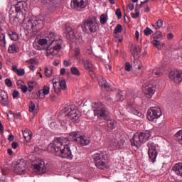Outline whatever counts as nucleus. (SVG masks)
<instances>
[{"instance_id": "nucleus-18", "label": "nucleus", "mask_w": 182, "mask_h": 182, "mask_svg": "<svg viewBox=\"0 0 182 182\" xmlns=\"http://www.w3.org/2000/svg\"><path fill=\"white\" fill-rule=\"evenodd\" d=\"M143 92L146 95V97L149 99L153 97L154 93H156V87H153L151 85H144L143 87Z\"/></svg>"}, {"instance_id": "nucleus-11", "label": "nucleus", "mask_w": 182, "mask_h": 182, "mask_svg": "<svg viewBox=\"0 0 182 182\" xmlns=\"http://www.w3.org/2000/svg\"><path fill=\"white\" fill-rule=\"evenodd\" d=\"M148 147V156L149 160L151 163H156V159H157V156L159 153H157V148L156 147V144L154 142L149 141L147 143Z\"/></svg>"}, {"instance_id": "nucleus-21", "label": "nucleus", "mask_w": 182, "mask_h": 182, "mask_svg": "<svg viewBox=\"0 0 182 182\" xmlns=\"http://www.w3.org/2000/svg\"><path fill=\"white\" fill-rule=\"evenodd\" d=\"M98 83L102 89H105V90H110V85H109V83H107V81H106L105 77L99 79Z\"/></svg>"}, {"instance_id": "nucleus-28", "label": "nucleus", "mask_w": 182, "mask_h": 182, "mask_svg": "<svg viewBox=\"0 0 182 182\" xmlns=\"http://www.w3.org/2000/svg\"><path fill=\"white\" fill-rule=\"evenodd\" d=\"M9 53H16L19 52V48L16 47V44H12L8 48Z\"/></svg>"}, {"instance_id": "nucleus-59", "label": "nucleus", "mask_w": 182, "mask_h": 182, "mask_svg": "<svg viewBox=\"0 0 182 182\" xmlns=\"http://www.w3.org/2000/svg\"><path fill=\"white\" fill-rule=\"evenodd\" d=\"M128 9H129V11H133L134 9V4H129L128 5Z\"/></svg>"}, {"instance_id": "nucleus-3", "label": "nucleus", "mask_w": 182, "mask_h": 182, "mask_svg": "<svg viewBox=\"0 0 182 182\" xmlns=\"http://www.w3.org/2000/svg\"><path fill=\"white\" fill-rule=\"evenodd\" d=\"M45 26V16H38L33 20H28L24 24V29L30 32V33H35L41 31Z\"/></svg>"}, {"instance_id": "nucleus-60", "label": "nucleus", "mask_w": 182, "mask_h": 182, "mask_svg": "<svg viewBox=\"0 0 182 182\" xmlns=\"http://www.w3.org/2000/svg\"><path fill=\"white\" fill-rule=\"evenodd\" d=\"M0 134H4V125L0 122Z\"/></svg>"}, {"instance_id": "nucleus-13", "label": "nucleus", "mask_w": 182, "mask_h": 182, "mask_svg": "<svg viewBox=\"0 0 182 182\" xmlns=\"http://www.w3.org/2000/svg\"><path fill=\"white\" fill-rule=\"evenodd\" d=\"M92 159L95 163L97 168L103 170L106 167V157L103 154H95L93 155Z\"/></svg>"}, {"instance_id": "nucleus-20", "label": "nucleus", "mask_w": 182, "mask_h": 182, "mask_svg": "<svg viewBox=\"0 0 182 182\" xmlns=\"http://www.w3.org/2000/svg\"><path fill=\"white\" fill-rule=\"evenodd\" d=\"M26 170V163L23 161H20L15 166V171L17 174H23Z\"/></svg>"}, {"instance_id": "nucleus-9", "label": "nucleus", "mask_w": 182, "mask_h": 182, "mask_svg": "<svg viewBox=\"0 0 182 182\" xmlns=\"http://www.w3.org/2000/svg\"><path fill=\"white\" fill-rule=\"evenodd\" d=\"M93 112L98 120H106L109 116L107 108L101 103H95L93 106Z\"/></svg>"}, {"instance_id": "nucleus-30", "label": "nucleus", "mask_w": 182, "mask_h": 182, "mask_svg": "<svg viewBox=\"0 0 182 182\" xmlns=\"http://www.w3.org/2000/svg\"><path fill=\"white\" fill-rule=\"evenodd\" d=\"M53 72V70L52 69V67L45 68V75L46 77H50L52 76Z\"/></svg>"}, {"instance_id": "nucleus-26", "label": "nucleus", "mask_w": 182, "mask_h": 182, "mask_svg": "<svg viewBox=\"0 0 182 182\" xmlns=\"http://www.w3.org/2000/svg\"><path fill=\"white\" fill-rule=\"evenodd\" d=\"M8 34L10 36L11 41H14V42H16V41H18L19 36L18 35V33H16V32L9 31Z\"/></svg>"}, {"instance_id": "nucleus-43", "label": "nucleus", "mask_w": 182, "mask_h": 182, "mask_svg": "<svg viewBox=\"0 0 182 182\" xmlns=\"http://www.w3.org/2000/svg\"><path fill=\"white\" fill-rule=\"evenodd\" d=\"M63 65L65 68H69V66H72V60H65L63 61Z\"/></svg>"}, {"instance_id": "nucleus-41", "label": "nucleus", "mask_w": 182, "mask_h": 182, "mask_svg": "<svg viewBox=\"0 0 182 182\" xmlns=\"http://www.w3.org/2000/svg\"><path fill=\"white\" fill-rule=\"evenodd\" d=\"M41 1L46 5H53L55 0H41Z\"/></svg>"}, {"instance_id": "nucleus-52", "label": "nucleus", "mask_w": 182, "mask_h": 182, "mask_svg": "<svg viewBox=\"0 0 182 182\" xmlns=\"http://www.w3.org/2000/svg\"><path fill=\"white\" fill-rule=\"evenodd\" d=\"M116 15L118 19H122V11L120 10V9H117Z\"/></svg>"}, {"instance_id": "nucleus-24", "label": "nucleus", "mask_w": 182, "mask_h": 182, "mask_svg": "<svg viewBox=\"0 0 182 182\" xmlns=\"http://www.w3.org/2000/svg\"><path fill=\"white\" fill-rule=\"evenodd\" d=\"M0 102L3 106H8V105H9V100H8V95L6 94H1L0 95Z\"/></svg>"}, {"instance_id": "nucleus-16", "label": "nucleus", "mask_w": 182, "mask_h": 182, "mask_svg": "<svg viewBox=\"0 0 182 182\" xmlns=\"http://www.w3.org/2000/svg\"><path fill=\"white\" fill-rule=\"evenodd\" d=\"M88 0H73L71 2V6L74 9H84L87 6Z\"/></svg>"}, {"instance_id": "nucleus-31", "label": "nucleus", "mask_w": 182, "mask_h": 182, "mask_svg": "<svg viewBox=\"0 0 182 182\" xmlns=\"http://www.w3.org/2000/svg\"><path fill=\"white\" fill-rule=\"evenodd\" d=\"M152 74L155 76H161V75H163V70L160 69L159 68H154L152 70Z\"/></svg>"}, {"instance_id": "nucleus-32", "label": "nucleus", "mask_w": 182, "mask_h": 182, "mask_svg": "<svg viewBox=\"0 0 182 182\" xmlns=\"http://www.w3.org/2000/svg\"><path fill=\"white\" fill-rule=\"evenodd\" d=\"M175 137H176V139H178V141H179V143L181 144H182V129L178 131L175 134Z\"/></svg>"}, {"instance_id": "nucleus-23", "label": "nucleus", "mask_w": 182, "mask_h": 182, "mask_svg": "<svg viewBox=\"0 0 182 182\" xmlns=\"http://www.w3.org/2000/svg\"><path fill=\"white\" fill-rule=\"evenodd\" d=\"M23 136L26 141L29 142L32 140V132L28 129L23 130Z\"/></svg>"}, {"instance_id": "nucleus-57", "label": "nucleus", "mask_w": 182, "mask_h": 182, "mask_svg": "<svg viewBox=\"0 0 182 182\" xmlns=\"http://www.w3.org/2000/svg\"><path fill=\"white\" fill-rule=\"evenodd\" d=\"M173 38H174V34H173V33H169L167 35V39H168L169 41H171Z\"/></svg>"}, {"instance_id": "nucleus-42", "label": "nucleus", "mask_w": 182, "mask_h": 182, "mask_svg": "<svg viewBox=\"0 0 182 182\" xmlns=\"http://www.w3.org/2000/svg\"><path fill=\"white\" fill-rule=\"evenodd\" d=\"M41 1L46 5H53L55 0H41Z\"/></svg>"}, {"instance_id": "nucleus-5", "label": "nucleus", "mask_w": 182, "mask_h": 182, "mask_svg": "<svg viewBox=\"0 0 182 182\" xmlns=\"http://www.w3.org/2000/svg\"><path fill=\"white\" fill-rule=\"evenodd\" d=\"M81 28L85 33H95V32H97L99 30L97 18L94 16L84 21Z\"/></svg>"}, {"instance_id": "nucleus-8", "label": "nucleus", "mask_w": 182, "mask_h": 182, "mask_svg": "<svg viewBox=\"0 0 182 182\" xmlns=\"http://www.w3.org/2000/svg\"><path fill=\"white\" fill-rule=\"evenodd\" d=\"M63 112L64 115L68 122L70 120H73V122H75V123L79 122V117H80V114H79V110H77L75 106L69 105L64 108Z\"/></svg>"}, {"instance_id": "nucleus-55", "label": "nucleus", "mask_w": 182, "mask_h": 182, "mask_svg": "<svg viewBox=\"0 0 182 182\" xmlns=\"http://www.w3.org/2000/svg\"><path fill=\"white\" fill-rule=\"evenodd\" d=\"M80 55V48H76L75 51V56H76L77 59H79Z\"/></svg>"}, {"instance_id": "nucleus-29", "label": "nucleus", "mask_w": 182, "mask_h": 182, "mask_svg": "<svg viewBox=\"0 0 182 182\" xmlns=\"http://www.w3.org/2000/svg\"><path fill=\"white\" fill-rule=\"evenodd\" d=\"M70 72L72 75H73L74 76H80V71L79 70V68H77V67H71Z\"/></svg>"}, {"instance_id": "nucleus-17", "label": "nucleus", "mask_w": 182, "mask_h": 182, "mask_svg": "<svg viewBox=\"0 0 182 182\" xmlns=\"http://www.w3.org/2000/svg\"><path fill=\"white\" fill-rule=\"evenodd\" d=\"M169 79L173 80L175 83H181L182 73L177 70L171 71L168 75Z\"/></svg>"}, {"instance_id": "nucleus-7", "label": "nucleus", "mask_w": 182, "mask_h": 182, "mask_svg": "<svg viewBox=\"0 0 182 182\" xmlns=\"http://www.w3.org/2000/svg\"><path fill=\"white\" fill-rule=\"evenodd\" d=\"M68 139L81 146H87L90 144V138L81 135L80 132H73L70 133Z\"/></svg>"}, {"instance_id": "nucleus-51", "label": "nucleus", "mask_w": 182, "mask_h": 182, "mask_svg": "<svg viewBox=\"0 0 182 182\" xmlns=\"http://www.w3.org/2000/svg\"><path fill=\"white\" fill-rule=\"evenodd\" d=\"M35 107H36L35 104H33V102H31V104L29 105V112H31V113L33 112L35 110Z\"/></svg>"}, {"instance_id": "nucleus-49", "label": "nucleus", "mask_w": 182, "mask_h": 182, "mask_svg": "<svg viewBox=\"0 0 182 182\" xmlns=\"http://www.w3.org/2000/svg\"><path fill=\"white\" fill-rule=\"evenodd\" d=\"M152 45L155 46L156 48H159L160 47V41L157 40H153L151 41Z\"/></svg>"}, {"instance_id": "nucleus-4", "label": "nucleus", "mask_w": 182, "mask_h": 182, "mask_svg": "<svg viewBox=\"0 0 182 182\" xmlns=\"http://www.w3.org/2000/svg\"><path fill=\"white\" fill-rule=\"evenodd\" d=\"M150 137H151V133H150V131L136 132L134 134L132 139H131V144L132 147L139 149V147H140L142 144H144L146 141H148Z\"/></svg>"}, {"instance_id": "nucleus-54", "label": "nucleus", "mask_w": 182, "mask_h": 182, "mask_svg": "<svg viewBox=\"0 0 182 182\" xmlns=\"http://www.w3.org/2000/svg\"><path fill=\"white\" fill-rule=\"evenodd\" d=\"M58 85V82H53V88H54V92H55V93H60V89L59 88H56V86Z\"/></svg>"}, {"instance_id": "nucleus-37", "label": "nucleus", "mask_w": 182, "mask_h": 182, "mask_svg": "<svg viewBox=\"0 0 182 182\" xmlns=\"http://www.w3.org/2000/svg\"><path fill=\"white\" fill-rule=\"evenodd\" d=\"M49 92H50V88L47 85H44L43 87V95L47 96V95H49Z\"/></svg>"}, {"instance_id": "nucleus-12", "label": "nucleus", "mask_w": 182, "mask_h": 182, "mask_svg": "<svg viewBox=\"0 0 182 182\" xmlns=\"http://www.w3.org/2000/svg\"><path fill=\"white\" fill-rule=\"evenodd\" d=\"M31 168L34 173H40L41 174L46 173V165L45 164V161L41 159L33 161L31 165Z\"/></svg>"}, {"instance_id": "nucleus-62", "label": "nucleus", "mask_w": 182, "mask_h": 182, "mask_svg": "<svg viewBox=\"0 0 182 182\" xmlns=\"http://www.w3.org/2000/svg\"><path fill=\"white\" fill-rule=\"evenodd\" d=\"M14 134H10L9 136L8 140H9V141H12V140H14Z\"/></svg>"}, {"instance_id": "nucleus-58", "label": "nucleus", "mask_w": 182, "mask_h": 182, "mask_svg": "<svg viewBox=\"0 0 182 182\" xmlns=\"http://www.w3.org/2000/svg\"><path fill=\"white\" fill-rule=\"evenodd\" d=\"M18 146H19V144H18V142H13L11 144V147L12 149H17Z\"/></svg>"}, {"instance_id": "nucleus-48", "label": "nucleus", "mask_w": 182, "mask_h": 182, "mask_svg": "<svg viewBox=\"0 0 182 182\" xmlns=\"http://www.w3.org/2000/svg\"><path fill=\"white\" fill-rule=\"evenodd\" d=\"M162 38H163V34L160 31L156 32V33L154 35L155 39H161Z\"/></svg>"}, {"instance_id": "nucleus-40", "label": "nucleus", "mask_w": 182, "mask_h": 182, "mask_svg": "<svg viewBox=\"0 0 182 182\" xmlns=\"http://www.w3.org/2000/svg\"><path fill=\"white\" fill-rule=\"evenodd\" d=\"M117 102H122L123 100V92H119L116 96Z\"/></svg>"}, {"instance_id": "nucleus-25", "label": "nucleus", "mask_w": 182, "mask_h": 182, "mask_svg": "<svg viewBox=\"0 0 182 182\" xmlns=\"http://www.w3.org/2000/svg\"><path fill=\"white\" fill-rule=\"evenodd\" d=\"M107 126L109 130H113L116 129V127L117 126V122H116V120L114 119H108L107 122Z\"/></svg>"}, {"instance_id": "nucleus-44", "label": "nucleus", "mask_w": 182, "mask_h": 182, "mask_svg": "<svg viewBox=\"0 0 182 182\" xmlns=\"http://www.w3.org/2000/svg\"><path fill=\"white\" fill-rule=\"evenodd\" d=\"M16 73L18 76H23L25 75V70L24 69H16Z\"/></svg>"}, {"instance_id": "nucleus-33", "label": "nucleus", "mask_w": 182, "mask_h": 182, "mask_svg": "<svg viewBox=\"0 0 182 182\" xmlns=\"http://www.w3.org/2000/svg\"><path fill=\"white\" fill-rule=\"evenodd\" d=\"M153 28L156 29H160L163 26V20L159 19L156 21L155 25H152Z\"/></svg>"}, {"instance_id": "nucleus-6", "label": "nucleus", "mask_w": 182, "mask_h": 182, "mask_svg": "<svg viewBox=\"0 0 182 182\" xmlns=\"http://www.w3.org/2000/svg\"><path fill=\"white\" fill-rule=\"evenodd\" d=\"M28 9V3L27 1H20L16 3L15 5L11 6L10 10L9 11V15H14L16 14L15 18H19L21 16H26V10Z\"/></svg>"}, {"instance_id": "nucleus-36", "label": "nucleus", "mask_w": 182, "mask_h": 182, "mask_svg": "<svg viewBox=\"0 0 182 182\" xmlns=\"http://www.w3.org/2000/svg\"><path fill=\"white\" fill-rule=\"evenodd\" d=\"M107 22V16H106L105 14H102L100 16V23L102 25H105V23H106Z\"/></svg>"}, {"instance_id": "nucleus-61", "label": "nucleus", "mask_w": 182, "mask_h": 182, "mask_svg": "<svg viewBox=\"0 0 182 182\" xmlns=\"http://www.w3.org/2000/svg\"><path fill=\"white\" fill-rule=\"evenodd\" d=\"M4 22H5V18L2 14H0V23H4Z\"/></svg>"}, {"instance_id": "nucleus-34", "label": "nucleus", "mask_w": 182, "mask_h": 182, "mask_svg": "<svg viewBox=\"0 0 182 182\" xmlns=\"http://www.w3.org/2000/svg\"><path fill=\"white\" fill-rule=\"evenodd\" d=\"M123 30V26L121 24H117L114 29V33H121Z\"/></svg>"}, {"instance_id": "nucleus-56", "label": "nucleus", "mask_w": 182, "mask_h": 182, "mask_svg": "<svg viewBox=\"0 0 182 182\" xmlns=\"http://www.w3.org/2000/svg\"><path fill=\"white\" fill-rule=\"evenodd\" d=\"M21 89L23 93H26V92H28V87L26 85H21Z\"/></svg>"}, {"instance_id": "nucleus-2", "label": "nucleus", "mask_w": 182, "mask_h": 182, "mask_svg": "<svg viewBox=\"0 0 182 182\" xmlns=\"http://www.w3.org/2000/svg\"><path fill=\"white\" fill-rule=\"evenodd\" d=\"M49 46L46 49V56H56L62 49L63 40L55 33H50L48 34Z\"/></svg>"}, {"instance_id": "nucleus-63", "label": "nucleus", "mask_w": 182, "mask_h": 182, "mask_svg": "<svg viewBox=\"0 0 182 182\" xmlns=\"http://www.w3.org/2000/svg\"><path fill=\"white\" fill-rule=\"evenodd\" d=\"M139 35H140V33H139V31H136L135 32V38H136V41H139Z\"/></svg>"}, {"instance_id": "nucleus-45", "label": "nucleus", "mask_w": 182, "mask_h": 182, "mask_svg": "<svg viewBox=\"0 0 182 182\" xmlns=\"http://www.w3.org/2000/svg\"><path fill=\"white\" fill-rule=\"evenodd\" d=\"M125 70L127 72H130V70H132V65H130V63L127 62L125 63Z\"/></svg>"}, {"instance_id": "nucleus-15", "label": "nucleus", "mask_w": 182, "mask_h": 182, "mask_svg": "<svg viewBox=\"0 0 182 182\" xmlns=\"http://www.w3.org/2000/svg\"><path fill=\"white\" fill-rule=\"evenodd\" d=\"M49 48V34L47 36V38H41L38 42L33 43V46L37 50H42L45 49L46 46Z\"/></svg>"}, {"instance_id": "nucleus-38", "label": "nucleus", "mask_w": 182, "mask_h": 182, "mask_svg": "<svg viewBox=\"0 0 182 182\" xmlns=\"http://www.w3.org/2000/svg\"><path fill=\"white\" fill-rule=\"evenodd\" d=\"M144 33L146 36H150V35H151V33H153V30H151V28L146 27L144 30Z\"/></svg>"}, {"instance_id": "nucleus-1", "label": "nucleus", "mask_w": 182, "mask_h": 182, "mask_svg": "<svg viewBox=\"0 0 182 182\" xmlns=\"http://www.w3.org/2000/svg\"><path fill=\"white\" fill-rule=\"evenodd\" d=\"M48 149L51 151H55V156H59L63 157V159H68V160L73 159L69 138H60L58 140L49 144Z\"/></svg>"}, {"instance_id": "nucleus-10", "label": "nucleus", "mask_w": 182, "mask_h": 182, "mask_svg": "<svg viewBox=\"0 0 182 182\" xmlns=\"http://www.w3.org/2000/svg\"><path fill=\"white\" fill-rule=\"evenodd\" d=\"M162 114L160 107H152L148 109L146 117L149 122H154L156 119L161 117Z\"/></svg>"}, {"instance_id": "nucleus-22", "label": "nucleus", "mask_w": 182, "mask_h": 182, "mask_svg": "<svg viewBox=\"0 0 182 182\" xmlns=\"http://www.w3.org/2000/svg\"><path fill=\"white\" fill-rule=\"evenodd\" d=\"M66 32H67L66 36L68 39H70V41H73V39H75L76 35L75 34V31L72 28L67 27Z\"/></svg>"}, {"instance_id": "nucleus-39", "label": "nucleus", "mask_w": 182, "mask_h": 182, "mask_svg": "<svg viewBox=\"0 0 182 182\" xmlns=\"http://www.w3.org/2000/svg\"><path fill=\"white\" fill-rule=\"evenodd\" d=\"M59 85L62 90H66L68 87L66 86V81L65 80H61Z\"/></svg>"}, {"instance_id": "nucleus-27", "label": "nucleus", "mask_w": 182, "mask_h": 182, "mask_svg": "<svg viewBox=\"0 0 182 182\" xmlns=\"http://www.w3.org/2000/svg\"><path fill=\"white\" fill-rule=\"evenodd\" d=\"M82 63L84 64V66L85 68V69H92V68H93V65L92 64V61H90V60L87 59V60H85V59H82Z\"/></svg>"}, {"instance_id": "nucleus-14", "label": "nucleus", "mask_w": 182, "mask_h": 182, "mask_svg": "<svg viewBox=\"0 0 182 182\" xmlns=\"http://www.w3.org/2000/svg\"><path fill=\"white\" fill-rule=\"evenodd\" d=\"M126 109L129 113H132V114H135L139 117H141L142 116L140 111L137 110V105L134 103V99H132L131 101H128Z\"/></svg>"}, {"instance_id": "nucleus-35", "label": "nucleus", "mask_w": 182, "mask_h": 182, "mask_svg": "<svg viewBox=\"0 0 182 182\" xmlns=\"http://www.w3.org/2000/svg\"><path fill=\"white\" fill-rule=\"evenodd\" d=\"M35 85H36V82L35 81H31V82H28V92H32V90H33V86H35Z\"/></svg>"}, {"instance_id": "nucleus-47", "label": "nucleus", "mask_w": 182, "mask_h": 182, "mask_svg": "<svg viewBox=\"0 0 182 182\" xmlns=\"http://www.w3.org/2000/svg\"><path fill=\"white\" fill-rule=\"evenodd\" d=\"M5 84L8 87H12V81L9 78L5 80Z\"/></svg>"}, {"instance_id": "nucleus-19", "label": "nucleus", "mask_w": 182, "mask_h": 182, "mask_svg": "<svg viewBox=\"0 0 182 182\" xmlns=\"http://www.w3.org/2000/svg\"><path fill=\"white\" fill-rule=\"evenodd\" d=\"M109 146L112 150L123 149V142L116 138H112L109 140Z\"/></svg>"}, {"instance_id": "nucleus-50", "label": "nucleus", "mask_w": 182, "mask_h": 182, "mask_svg": "<svg viewBox=\"0 0 182 182\" xmlns=\"http://www.w3.org/2000/svg\"><path fill=\"white\" fill-rule=\"evenodd\" d=\"M12 96L14 99H18V97H19V92L18 90H14Z\"/></svg>"}, {"instance_id": "nucleus-46", "label": "nucleus", "mask_w": 182, "mask_h": 182, "mask_svg": "<svg viewBox=\"0 0 182 182\" xmlns=\"http://www.w3.org/2000/svg\"><path fill=\"white\" fill-rule=\"evenodd\" d=\"M0 42L1 43H4V45L6 43V40L5 39V34L2 33L0 35Z\"/></svg>"}, {"instance_id": "nucleus-64", "label": "nucleus", "mask_w": 182, "mask_h": 182, "mask_svg": "<svg viewBox=\"0 0 182 182\" xmlns=\"http://www.w3.org/2000/svg\"><path fill=\"white\" fill-rule=\"evenodd\" d=\"M65 73H66V69L61 68L60 69V75H65Z\"/></svg>"}, {"instance_id": "nucleus-53", "label": "nucleus", "mask_w": 182, "mask_h": 182, "mask_svg": "<svg viewBox=\"0 0 182 182\" xmlns=\"http://www.w3.org/2000/svg\"><path fill=\"white\" fill-rule=\"evenodd\" d=\"M139 16H140L139 11H136V14L131 13V17L133 18V19H136V18H139Z\"/></svg>"}]
</instances>
